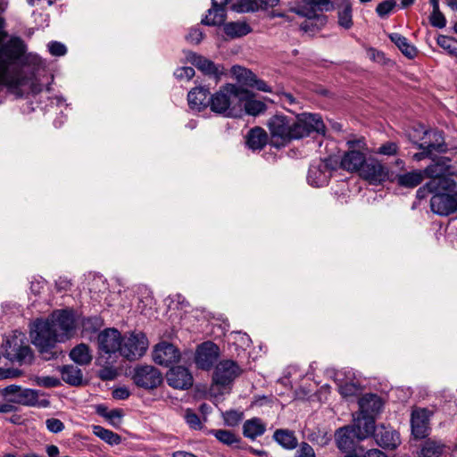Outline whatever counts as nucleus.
I'll list each match as a JSON object with an SVG mask.
<instances>
[{"mask_svg": "<svg viewBox=\"0 0 457 457\" xmlns=\"http://www.w3.org/2000/svg\"><path fill=\"white\" fill-rule=\"evenodd\" d=\"M26 53V45L19 37L10 38V43L0 52V86H5L17 96L38 94L42 88L32 78L24 74L20 60Z\"/></svg>", "mask_w": 457, "mask_h": 457, "instance_id": "nucleus-1", "label": "nucleus"}, {"mask_svg": "<svg viewBox=\"0 0 457 457\" xmlns=\"http://www.w3.org/2000/svg\"><path fill=\"white\" fill-rule=\"evenodd\" d=\"M270 145L279 148L294 140L310 136L311 133H325V124L319 114L303 112L294 117L275 114L267 121Z\"/></svg>", "mask_w": 457, "mask_h": 457, "instance_id": "nucleus-2", "label": "nucleus"}, {"mask_svg": "<svg viewBox=\"0 0 457 457\" xmlns=\"http://www.w3.org/2000/svg\"><path fill=\"white\" fill-rule=\"evenodd\" d=\"M247 90L232 84H227L210 97V108L213 112L230 117L237 110L242 109Z\"/></svg>", "mask_w": 457, "mask_h": 457, "instance_id": "nucleus-3", "label": "nucleus"}, {"mask_svg": "<svg viewBox=\"0 0 457 457\" xmlns=\"http://www.w3.org/2000/svg\"><path fill=\"white\" fill-rule=\"evenodd\" d=\"M29 336L31 343L37 348L45 360L49 361L58 357L60 352L56 349V344L59 340L51 327V322H48L47 320H36Z\"/></svg>", "mask_w": 457, "mask_h": 457, "instance_id": "nucleus-4", "label": "nucleus"}, {"mask_svg": "<svg viewBox=\"0 0 457 457\" xmlns=\"http://www.w3.org/2000/svg\"><path fill=\"white\" fill-rule=\"evenodd\" d=\"M438 192L430 199V208L434 213L448 216L457 212V180L443 179L438 185Z\"/></svg>", "mask_w": 457, "mask_h": 457, "instance_id": "nucleus-5", "label": "nucleus"}, {"mask_svg": "<svg viewBox=\"0 0 457 457\" xmlns=\"http://www.w3.org/2000/svg\"><path fill=\"white\" fill-rule=\"evenodd\" d=\"M348 150L341 159V168L347 171H360L366 162V144L363 139L349 140Z\"/></svg>", "mask_w": 457, "mask_h": 457, "instance_id": "nucleus-6", "label": "nucleus"}, {"mask_svg": "<svg viewBox=\"0 0 457 457\" xmlns=\"http://www.w3.org/2000/svg\"><path fill=\"white\" fill-rule=\"evenodd\" d=\"M47 320L51 322V327L56 333L59 342H63L73 336L75 319L72 312L67 310L55 311Z\"/></svg>", "mask_w": 457, "mask_h": 457, "instance_id": "nucleus-7", "label": "nucleus"}, {"mask_svg": "<svg viewBox=\"0 0 457 457\" xmlns=\"http://www.w3.org/2000/svg\"><path fill=\"white\" fill-rule=\"evenodd\" d=\"M133 381L145 390L157 388L162 383V372L152 365H137L133 370Z\"/></svg>", "mask_w": 457, "mask_h": 457, "instance_id": "nucleus-8", "label": "nucleus"}, {"mask_svg": "<svg viewBox=\"0 0 457 457\" xmlns=\"http://www.w3.org/2000/svg\"><path fill=\"white\" fill-rule=\"evenodd\" d=\"M148 347V340L143 333H133L121 338L120 355L129 361L142 357Z\"/></svg>", "mask_w": 457, "mask_h": 457, "instance_id": "nucleus-9", "label": "nucleus"}, {"mask_svg": "<svg viewBox=\"0 0 457 457\" xmlns=\"http://www.w3.org/2000/svg\"><path fill=\"white\" fill-rule=\"evenodd\" d=\"M432 162L424 170L425 177L430 180L453 179L452 178L455 173V168L452 165V160L446 156L433 155Z\"/></svg>", "mask_w": 457, "mask_h": 457, "instance_id": "nucleus-10", "label": "nucleus"}, {"mask_svg": "<svg viewBox=\"0 0 457 457\" xmlns=\"http://www.w3.org/2000/svg\"><path fill=\"white\" fill-rule=\"evenodd\" d=\"M242 372L237 363L231 360L220 361L213 371L212 381L215 386H226L231 384Z\"/></svg>", "mask_w": 457, "mask_h": 457, "instance_id": "nucleus-11", "label": "nucleus"}, {"mask_svg": "<svg viewBox=\"0 0 457 457\" xmlns=\"http://www.w3.org/2000/svg\"><path fill=\"white\" fill-rule=\"evenodd\" d=\"M432 411L426 408H416L411 413V436L416 440L426 438L430 430Z\"/></svg>", "mask_w": 457, "mask_h": 457, "instance_id": "nucleus-12", "label": "nucleus"}, {"mask_svg": "<svg viewBox=\"0 0 457 457\" xmlns=\"http://www.w3.org/2000/svg\"><path fill=\"white\" fill-rule=\"evenodd\" d=\"M4 355L11 361H17L20 364L30 363L33 359L31 348L23 345L17 337L6 340Z\"/></svg>", "mask_w": 457, "mask_h": 457, "instance_id": "nucleus-13", "label": "nucleus"}, {"mask_svg": "<svg viewBox=\"0 0 457 457\" xmlns=\"http://www.w3.org/2000/svg\"><path fill=\"white\" fill-rule=\"evenodd\" d=\"M330 160H320L312 163L308 170V182L316 187H320L328 183L334 170Z\"/></svg>", "mask_w": 457, "mask_h": 457, "instance_id": "nucleus-14", "label": "nucleus"}, {"mask_svg": "<svg viewBox=\"0 0 457 457\" xmlns=\"http://www.w3.org/2000/svg\"><path fill=\"white\" fill-rule=\"evenodd\" d=\"M152 357L156 364L168 367L180 360V352L174 345L161 342L154 346Z\"/></svg>", "mask_w": 457, "mask_h": 457, "instance_id": "nucleus-15", "label": "nucleus"}, {"mask_svg": "<svg viewBox=\"0 0 457 457\" xmlns=\"http://www.w3.org/2000/svg\"><path fill=\"white\" fill-rule=\"evenodd\" d=\"M121 335L116 328H106L97 337L98 347L101 352L111 354L120 353Z\"/></svg>", "mask_w": 457, "mask_h": 457, "instance_id": "nucleus-16", "label": "nucleus"}, {"mask_svg": "<svg viewBox=\"0 0 457 457\" xmlns=\"http://www.w3.org/2000/svg\"><path fill=\"white\" fill-rule=\"evenodd\" d=\"M387 175L386 168L376 160L366 162L360 170V176L371 185H378L386 181Z\"/></svg>", "mask_w": 457, "mask_h": 457, "instance_id": "nucleus-17", "label": "nucleus"}, {"mask_svg": "<svg viewBox=\"0 0 457 457\" xmlns=\"http://www.w3.org/2000/svg\"><path fill=\"white\" fill-rule=\"evenodd\" d=\"M420 140L421 142L417 144L419 149H428L432 154L435 152L445 153L447 151L443 133L437 129L424 130Z\"/></svg>", "mask_w": 457, "mask_h": 457, "instance_id": "nucleus-18", "label": "nucleus"}, {"mask_svg": "<svg viewBox=\"0 0 457 457\" xmlns=\"http://www.w3.org/2000/svg\"><path fill=\"white\" fill-rule=\"evenodd\" d=\"M219 356V347L212 342H204L198 346L195 363L199 369L210 370Z\"/></svg>", "mask_w": 457, "mask_h": 457, "instance_id": "nucleus-19", "label": "nucleus"}, {"mask_svg": "<svg viewBox=\"0 0 457 457\" xmlns=\"http://www.w3.org/2000/svg\"><path fill=\"white\" fill-rule=\"evenodd\" d=\"M169 386L176 389H187L193 385V377L189 370L182 366L171 368L166 374Z\"/></svg>", "mask_w": 457, "mask_h": 457, "instance_id": "nucleus-20", "label": "nucleus"}, {"mask_svg": "<svg viewBox=\"0 0 457 457\" xmlns=\"http://www.w3.org/2000/svg\"><path fill=\"white\" fill-rule=\"evenodd\" d=\"M355 433L357 440L361 441L373 436L377 428L375 427V419L371 415L359 413L353 420V424L350 426Z\"/></svg>", "mask_w": 457, "mask_h": 457, "instance_id": "nucleus-21", "label": "nucleus"}, {"mask_svg": "<svg viewBox=\"0 0 457 457\" xmlns=\"http://www.w3.org/2000/svg\"><path fill=\"white\" fill-rule=\"evenodd\" d=\"M373 436L377 444L385 449L395 450L401 445L400 434L390 428H377Z\"/></svg>", "mask_w": 457, "mask_h": 457, "instance_id": "nucleus-22", "label": "nucleus"}, {"mask_svg": "<svg viewBox=\"0 0 457 457\" xmlns=\"http://www.w3.org/2000/svg\"><path fill=\"white\" fill-rule=\"evenodd\" d=\"M334 5L337 10L338 26L345 29H350L353 26L351 0H334Z\"/></svg>", "mask_w": 457, "mask_h": 457, "instance_id": "nucleus-23", "label": "nucleus"}, {"mask_svg": "<svg viewBox=\"0 0 457 457\" xmlns=\"http://www.w3.org/2000/svg\"><path fill=\"white\" fill-rule=\"evenodd\" d=\"M210 91L204 87H197L189 91L187 95L188 104L192 109L201 111L210 106Z\"/></svg>", "mask_w": 457, "mask_h": 457, "instance_id": "nucleus-24", "label": "nucleus"}, {"mask_svg": "<svg viewBox=\"0 0 457 457\" xmlns=\"http://www.w3.org/2000/svg\"><path fill=\"white\" fill-rule=\"evenodd\" d=\"M337 445L342 452H353L355 447V433L350 426L338 428L335 434Z\"/></svg>", "mask_w": 457, "mask_h": 457, "instance_id": "nucleus-25", "label": "nucleus"}, {"mask_svg": "<svg viewBox=\"0 0 457 457\" xmlns=\"http://www.w3.org/2000/svg\"><path fill=\"white\" fill-rule=\"evenodd\" d=\"M360 413L365 415H371L374 417L375 414L378 413L382 407V399L375 394L364 395L359 399Z\"/></svg>", "mask_w": 457, "mask_h": 457, "instance_id": "nucleus-26", "label": "nucleus"}, {"mask_svg": "<svg viewBox=\"0 0 457 457\" xmlns=\"http://www.w3.org/2000/svg\"><path fill=\"white\" fill-rule=\"evenodd\" d=\"M306 5L310 6L309 10L304 8H295L294 12L301 16L311 18L316 16V11L329 12L335 9L334 1L331 0H309Z\"/></svg>", "mask_w": 457, "mask_h": 457, "instance_id": "nucleus-27", "label": "nucleus"}, {"mask_svg": "<svg viewBox=\"0 0 457 457\" xmlns=\"http://www.w3.org/2000/svg\"><path fill=\"white\" fill-rule=\"evenodd\" d=\"M187 58L191 63L202 72L206 75L214 76L216 79H219L220 76L223 73L222 71H220L219 67H217L213 62L195 53H190L187 55Z\"/></svg>", "mask_w": 457, "mask_h": 457, "instance_id": "nucleus-28", "label": "nucleus"}, {"mask_svg": "<svg viewBox=\"0 0 457 457\" xmlns=\"http://www.w3.org/2000/svg\"><path fill=\"white\" fill-rule=\"evenodd\" d=\"M268 140L267 132L261 127L251 129L245 137L246 145L252 150H262L267 145Z\"/></svg>", "mask_w": 457, "mask_h": 457, "instance_id": "nucleus-29", "label": "nucleus"}, {"mask_svg": "<svg viewBox=\"0 0 457 457\" xmlns=\"http://www.w3.org/2000/svg\"><path fill=\"white\" fill-rule=\"evenodd\" d=\"M424 177L425 174L423 170H415L410 172L396 175L395 181L400 187L413 188L423 181Z\"/></svg>", "mask_w": 457, "mask_h": 457, "instance_id": "nucleus-30", "label": "nucleus"}, {"mask_svg": "<svg viewBox=\"0 0 457 457\" xmlns=\"http://www.w3.org/2000/svg\"><path fill=\"white\" fill-rule=\"evenodd\" d=\"M266 431V425L259 418H253L245 421L243 425V435L254 440L258 436H262Z\"/></svg>", "mask_w": 457, "mask_h": 457, "instance_id": "nucleus-31", "label": "nucleus"}, {"mask_svg": "<svg viewBox=\"0 0 457 457\" xmlns=\"http://www.w3.org/2000/svg\"><path fill=\"white\" fill-rule=\"evenodd\" d=\"M62 380L71 386H80L82 384L83 374L79 368L74 365H64L59 367Z\"/></svg>", "mask_w": 457, "mask_h": 457, "instance_id": "nucleus-32", "label": "nucleus"}, {"mask_svg": "<svg viewBox=\"0 0 457 457\" xmlns=\"http://www.w3.org/2000/svg\"><path fill=\"white\" fill-rule=\"evenodd\" d=\"M227 18V10L223 7L213 6L209 9L208 14L202 20V23L208 26H220Z\"/></svg>", "mask_w": 457, "mask_h": 457, "instance_id": "nucleus-33", "label": "nucleus"}, {"mask_svg": "<svg viewBox=\"0 0 457 457\" xmlns=\"http://www.w3.org/2000/svg\"><path fill=\"white\" fill-rule=\"evenodd\" d=\"M273 438L286 449L292 450L297 446V439L295 433L288 429H277L274 432Z\"/></svg>", "mask_w": 457, "mask_h": 457, "instance_id": "nucleus-34", "label": "nucleus"}, {"mask_svg": "<svg viewBox=\"0 0 457 457\" xmlns=\"http://www.w3.org/2000/svg\"><path fill=\"white\" fill-rule=\"evenodd\" d=\"M71 359L79 364L87 365L92 361L89 347L86 344H79L70 352Z\"/></svg>", "mask_w": 457, "mask_h": 457, "instance_id": "nucleus-35", "label": "nucleus"}, {"mask_svg": "<svg viewBox=\"0 0 457 457\" xmlns=\"http://www.w3.org/2000/svg\"><path fill=\"white\" fill-rule=\"evenodd\" d=\"M251 31L245 21H232L224 24V32L227 36L235 38L247 35Z\"/></svg>", "mask_w": 457, "mask_h": 457, "instance_id": "nucleus-36", "label": "nucleus"}, {"mask_svg": "<svg viewBox=\"0 0 457 457\" xmlns=\"http://www.w3.org/2000/svg\"><path fill=\"white\" fill-rule=\"evenodd\" d=\"M389 38L405 56L411 59L416 56V47L410 45L406 37L398 33H392L389 35Z\"/></svg>", "mask_w": 457, "mask_h": 457, "instance_id": "nucleus-37", "label": "nucleus"}, {"mask_svg": "<svg viewBox=\"0 0 457 457\" xmlns=\"http://www.w3.org/2000/svg\"><path fill=\"white\" fill-rule=\"evenodd\" d=\"M242 107H244L245 112L249 115L257 116L264 112L267 109L266 104L260 101L251 97V93L247 90V96L243 100Z\"/></svg>", "mask_w": 457, "mask_h": 457, "instance_id": "nucleus-38", "label": "nucleus"}, {"mask_svg": "<svg viewBox=\"0 0 457 457\" xmlns=\"http://www.w3.org/2000/svg\"><path fill=\"white\" fill-rule=\"evenodd\" d=\"M38 400V394L33 389H21L20 394L10 401L14 403L33 406Z\"/></svg>", "mask_w": 457, "mask_h": 457, "instance_id": "nucleus-39", "label": "nucleus"}, {"mask_svg": "<svg viewBox=\"0 0 457 457\" xmlns=\"http://www.w3.org/2000/svg\"><path fill=\"white\" fill-rule=\"evenodd\" d=\"M445 445L441 443L427 440L422 445L420 456V457H439L444 452Z\"/></svg>", "mask_w": 457, "mask_h": 457, "instance_id": "nucleus-40", "label": "nucleus"}, {"mask_svg": "<svg viewBox=\"0 0 457 457\" xmlns=\"http://www.w3.org/2000/svg\"><path fill=\"white\" fill-rule=\"evenodd\" d=\"M93 433L111 445H119L121 441L120 436L101 426H94Z\"/></svg>", "mask_w": 457, "mask_h": 457, "instance_id": "nucleus-41", "label": "nucleus"}, {"mask_svg": "<svg viewBox=\"0 0 457 457\" xmlns=\"http://www.w3.org/2000/svg\"><path fill=\"white\" fill-rule=\"evenodd\" d=\"M233 71L240 82L249 87L253 86V80L256 79V75L253 73L250 70L242 67H234Z\"/></svg>", "mask_w": 457, "mask_h": 457, "instance_id": "nucleus-42", "label": "nucleus"}, {"mask_svg": "<svg viewBox=\"0 0 457 457\" xmlns=\"http://www.w3.org/2000/svg\"><path fill=\"white\" fill-rule=\"evenodd\" d=\"M215 437L227 445H232L240 441L233 432L228 430L218 429L214 431Z\"/></svg>", "mask_w": 457, "mask_h": 457, "instance_id": "nucleus-43", "label": "nucleus"}, {"mask_svg": "<svg viewBox=\"0 0 457 457\" xmlns=\"http://www.w3.org/2000/svg\"><path fill=\"white\" fill-rule=\"evenodd\" d=\"M232 10L237 12H250L258 11L255 0H238L232 5Z\"/></svg>", "mask_w": 457, "mask_h": 457, "instance_id": "nucleus-44", "label": "nucleus"}, {"mask_svg": "<svg viewBox=\"0 0 457 457\" xmlns=\"http://www.w3.org/2000/svg\"><path fill=\"white\" fill-rule=\"evenodd\" d=\"M339 393L344 398L356 396L361 393V387L353 382L345 383L339 386Z\"/></svg>", "mask_w": 457, "mask_h": 457, "instance_id": "nucleus-45", "label": "nucleus"}, {"mask_svg": "<svg viewBox=\"0 0 457 457\" xmlns=\"http://www.w3.org/2000/svg\"><path fill=\"white\" fill-rule=\"evenodd\" d=\"M395 6V0H384L377 5L376 12L379 17L385 18L392 12Z\"/></svg>", "mask_w": 457, "mask_h": 457, "instance_id": "nucleus-46", "label": "nucleus"}, {"mask_svg": "<svg viewBox=\"0 0 457 457\" xmlns=\"http://www.w3.org/2000/svg\"><path fill=\"white\" fill-rule=\"evenodd\" d=\"M439 182L440 180H429L423 187L417 190V196L422 199L425 198L428 193L437 192Z\"/></svg>", "mask_w": 457, "mask_h": 457, "instance_id": "nucleus-47", "label": "nucleus"}, {"mask_svg": "<svg viewBox=\"0 0 457 457\" xmlns=\"http://www.w3.org/2000/svg\"><path fill=\"white\" fill-rule=\"evenodd\" d=\"M436 42H437L438 46H440L442 48L447 50L451 54L457 55V51L453 47V46L455 45V41L453 40V37L440 35L437 37Z\"/></svg>", "mask_w": 457, "mask_h": 457, "instance_id": "nucleus-48", "label": "nucleus"}, {"mask_svg": "<svg viewBox=\"0 0 457 457\" xmlns=\"http://www.w3.org/2000/svg\"><path fill=\"white\" fill-rule=\"evenodd\" d=\"M224 421L228 426L235 427L237 426L243 419V412L237 411H226L223 415Z\"/></svg>", "mask_w": 457, "mask_h": 457, "instance_id": "nucleus-49", "label": "nucleus"}, {"mask_svg": "<svg viewBox=\"0 0 457 457\" xmlns=\"http://www.w3.org/2000/svg\"><path fill=\"white\" fill-rule=\"evenodd\" d=\"M399 146L395 142H386L385 144L381 145L378 150L377 154H383V155H395L398 152Z\"/></svg>", "mask_w": 457, "mask_h": 457, "instance_id": "nucleus-50", "label": "nucleus"}, {"mask_svg": "<svg viewBox=\"0 0 457 457\" xmlns=\"http://www.w3.org/2000/svg\"><path fill=\"white\" fill-rule=\"evenodd\" d=\"M36 382L37 385L46 388L56 387L61 385L59 378L51 376L37 377Z\"/></svg>", "mask_w": 457, "mask_h": 457, "instance_id": "nucleus-51", "label": "nucleus"}, {"mask_svg": "<svg viewBox=\"0 0 457 457\" xmlns=\"http://www.w3.org/2000/svg\"><path fill=\"white\" fill-rule=\"evenodd\" d=\"M118 375V371L116 368L112 365L103 366V368L99 370V378L102 380H112L116 378Z\"/></svg>", "mask_w": 457, "mask_h": 457, "instance_id": "nucleus-52", "label": "nucleus"}, {"mask_svg": "<svg viewBox=\"0 0 457 457\" xmlns=\"http://www.w3.org/2000/svg\"><path fill=\"white\" fill-rule=\"evenodd\" d=\"M429 21L432 26L440 29L445 27L446 25L445 17L440 11L432 12L429 17Z\"/></svg>", "mask_w": 457, "mask_h": 457, "instance_id": "nucleus-53", "label": "nucleus"}, {"mask_svg": "<svg viewBox=\"0 0 457 457\" xmlns=\"http://www.w3.org/2000/svg\"><path fill=\"white\" fill-rule=\"evenodd\" d=\"M313 20H317L321 23V25L325 24L327 21L326 16L323 15L312 16L311 18H308L307 21L302 23L301 29L304 31H314Z\"/></svg>", "mask_w": 457, "mask_h": 457, "instance_id": "nucleus-54", "label": "nucleus"}, {"mask_svg": "<svg viewBox=\"0 0 457 457\" xmlns=\"http://www.w3.org/2000/svg\"><path fill=\"white\" fill-rule=\"evenodd\" d=\"M46 425L47 429L52 433H59L64 429V424L55 418L47 419Z\"/></svg>", "mask_w": 457, "mask_h": 457, "instance_id": "nucleus-55", "label": "nucleus"}, {"mask_svg": "<svg viewBox=\"0 0 457 457\" xmlns=\"http://www.w3.org/2000/svg\"><path fill=\"white\" fill-rule=\"evenodd\" d=\"M48 48L51 54L54 56H62L66 54L65 46L60 42H51L48 45Z\"/></svg>", "mask_w": 457, "mask_h": 457, "instance_id": "nucleus-56", "label": "nucleus"}, {"mask_svg": "<svg viewBox=\"0 0 457 457\" xmlns=\"http://www.w3.org/2000/svg\"><path fill=\"white\" fill-rule=\"evenodd\" d=\"M185 419L187 423L193 428H199L201 427V422L198 415L192 411L191 410H187L185 415Z\"/></svg>", "mask_w": 457, "mask_h": 457, "instance_id": "nucleus-57", "label": "nucleus"}, {"mask_svg": "<svg viewBox=\"0 0 457 457\" xmlns=\"http://www.w3.org/2000/svg\"><path fill=\"white\" fill-rule=\"evenodd\" d=\"M97 412L101 416H103V417L106 418L107 420H109L111 421V423L113 424V425L115 424V420H118L120 421V420L122 417V411L120 410H119V409H114V410L110 411L107 413H103L101 411V409L98 408L97 409Z\"/></svg>", "mask_w": 457, "mask_h": 457, "instance_id": "nucleus-58", "label": "nucleus"}, {"mask_svg": "<svg viewBox=\"0 0 457 457\" xmlns=\"http://www.w3.org/2000/svg\"><path fill=\"white\" fill-rule=\"evenodd\" d=\"M204 37V33L199 29H192L186 36V39L193 44H199Z\"/></svg>", "mask_w": 457, "mask_h": 457, "instance_id": "nucleus-59", "label": "nucleus"}, {"mask_svg": "<svg viewBox=\"0 0 457 457\" xmlns=\"http://www.w3.org/2000/svg\"><path fill=\"white\" fill-rule=\"evenodd\" d=\"M21 375L22 371L18 369L0 368V379L19 378Z\"/></svg>", "mask_w": 457, "mask_h": 457, "instance_id": "nucleus-60", "label": "nucleus"}, {"mask_svg": "<svg viewBox=\"0 0 457 457\" xmlns=\"http://www.w3.org/2000/svg\"><path fill=\"white\" fill-rule=\"evenodd\" d=\"M195 75V70L192 67H181L176 70L175 76L180 79H190Z\"/></svg>", "mask_w": 457, "mask_h": 457, "instance_id": "nucleus-61", "label": "nucleus"}, {"mask_svg": "<svg viewBox=\"0 0 457 457\" xmlns=\"http://www.w3.org/2000/svg\"><path fill=\"white\" fill-rule=\"evenodd\" d=\"M279 98L284 104H288L289 106H293L298 104V101L291 93L282 91L279 93Z\"/></svg>", "mask_w": 457, "mask_h": 457, "instance_id": "nucleus-62", "label": "nucleus"}, {"mask_svg": "<svg viewBox=\"0 0 457 457\" xmlns=\"http://www.w3.org/2000/svg\"><path fill=\"white\" fill-rule=\"evenodd\" d=\"M112 394V397L117 400H125L130 395V393L127 387L115 388Z\"/></svg>", "mask_w": 457, "mask_h": 457, "instance_id": "nucleus-63", "label": "nucleus"}, {"mask_svg": "<svg viewBox=\"0 0 457 457\" xmlns=\"http://www.w3.org/2000/svg\"><path fill=\"white\" fill-rule=\"evenodd\" d=\"M297 457H315L314 451L308 444L303 443Z\"/></svg>", "mask_w": 457, "mask_h": 457, "instance_id": "nucleus-64", "label": "nucleus"}]
</instances>
